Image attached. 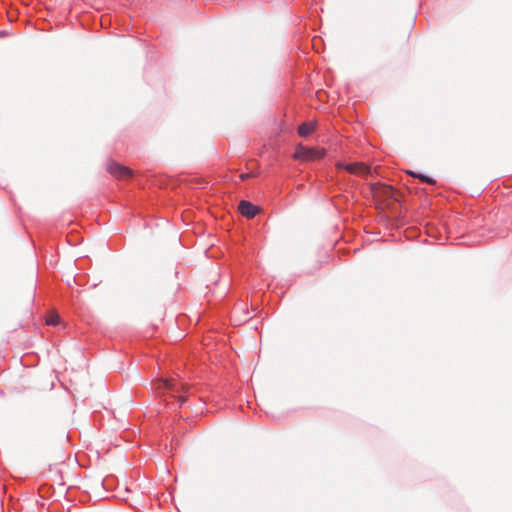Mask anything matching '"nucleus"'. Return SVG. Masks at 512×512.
<instances>
[{
    "label": "nucleus",
    "mask_w": 512,
    "mask_h": 512,
    "mask_svg": "<svg viewBox=\"0 0 512 512\" xmlns=\"http://www.w3.org/2000/svg\"><path fill=\"white\" fill-rule=\"evenodd\" d=\"M155 391L158 395L164 397L167 404L175 400L177 407H182L187 401V387L181 381L176 379H159L154 383Z\"/></svg>",
    "instance_id": "f257e3e1"
},
{
    "label": "nucleus",
    "mask_w": 512,
    "mask_h": 512,
    "mask_svg": "<svg viewBox=\"0 0 512 512\" xmlns=\"http://www.w3.org/2000/svg\"><path fill=\"white\" fill-rule=\"evenodd\" d=\"M108 172L116 178L126 180L132 176V171L116 162H111L107 167Z\"/></svg>",
    "instance_id": "f03ea898"
},
{
    "label": "nucleus",
    "mask_w": 512,
    "mask_h": 512,
    "mask_svg": "<svg viewBox=\"0 0 512 512\" xmlns=\"http://www.w3.org/2000/svg\"><path fill=\"white\" fill-rule=\"evenodd\" d=\"M239 210L248 219L255 217L259 212V208L256 205L246 200H242L239 203Z\"/></svg>",
    "instance_id": "7ed1b4c3"
},
{
    "label": "nucleus",
    "mask_w": 512,
    "mask_h": 512,
    "mask_svg": "<svg viewBox=\"0 0 512 512\" xmlns=\"http://www.w3.org/2000/svg\"><path fill=\"white\" fill-rule=\"evenodd\" d=\"M339 167L345 169L349 173L352 174H367L369 173V168L361 163H351V164H342Z\"/></svg>",
    "instance_id": "20e7f679"
},
{
    "label": "nucleus",
    "mask_w": 512,
    "mask_h": 512,
    "mask_svg": "<svg viewBox=\"0 0 512 512\" xmlns=\"http://www.w3.org/2000/svg\"><path fill=\"white\" fill-rule=\"evenodd\" d=\"M315 130V124L312 123V122H305V123H302L299 127H298V134L301 136V137H307L309 136L313 131Z\"/></svg>",
    "instance_id": "39448f33"
},
{
    "label": "nucleus",
    "mask_w": 512,
    "mask_h": 512,
    "mask_svg": "<svg viewBox=\"0 0 512 512\" xmlns=\"http://www.w3.org/2000/svg\"><path fill=\"white\" fill-rule=\"evenodd\" d=\"M307 155L306 157L308 159H314V158H322L324 155H325V151L324 150H316V149H308L306 151Z\"/></svg>",
    "instance_id": "423d86ee"
},
{
    "label": "nucleus",
    "mask_w": 512,
    "mask_h": 512,
    "mask_svg": "<svg viewBox=\"0 0 512 512\" xmlns=\"http://www.w3.org/2000/svg\"><path fill=\"white\" fill-rule=\"evenodd\" d=\"M411 175H413L414 177H417L421 180V182L423 183H427V184H430V185H434L435 184V180L432 179L431 177L429 176H426L424 174H416V173H413V172H410Z\"/></svg>",
    "instance_id": "0eeeda50"
},
{
    "label": "nucleus",
    "mask_w": 512,
    "mask_h": 512,
    "mask_svg": "<svg viewBox=\"0 0 512 512\" xmlns=\"http://www.w3.org/2000/svg\"><path fill=\"white\" fill-rule=\"evenodd\" d=\"M249 176H250L249 174H242V175H241V179H242V180H245V179H247Z\"/></svg>",
    "instance_id": "6e6552de"
}]
</instances>
